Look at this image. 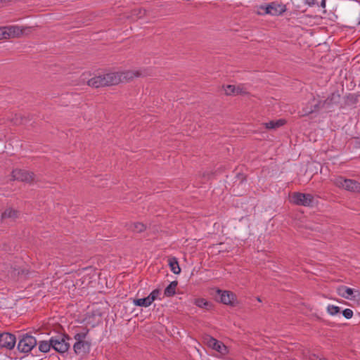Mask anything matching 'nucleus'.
I'll use <instances>...</instances> for the list:
<instances>
[{
  "label": "nucleus",
  "instance_id": "obj_21",
  "mask_svg": "<svg viewBox=\"0 0 360 360\" xmlns=\"http://www.w3.org/2000/svg\"><path fill=\"white\" fill-rule=\"evenodd\" d=\"M134 305L138 307H149L153 302L149 296L144 298L134 299L133 301Z\"/></svg>",
  "mask_w": 360,
  "mask_h": 360
},
{
  "label": "nucleus",
  "instance_id": "obj_14",
  "mask_svg": "<svg viewBox=\"0 0 360 360\" xmlns=\"http://www.w3.org/2000/svg\"><path fill=\"white\" fill-rule=\"evenodd\" d=\"M19 216H20L19 211L14 210L13 208H8L1 214V219L5 220L7 219H9L12 221H14L17 218H18Z\"/></svg>",
  "mask_w": 360,
  "mask_h": 360
},
{
  "label": "nucleus",
  "instance_id": "obj_11",
  "mask_svg": "<svg viewBox=\"0 0 360 360\" xmlns=\"http://www.w3.org/2000/svg\"><path fill=\"white\" fill-rule=\"evenodd\" d=\"M91 342L89 341L75 342L73 345V349L77 355H84L89 352Z\"/></svg>",
  "mask_w": 360,
  "mask_h": 360
},
{
  "label": "nucleus",
  "instance_id": "obj_29",
  "mask_svg": "<svg viewBox=\"0 0 360 360\" xmlns=\"http://www.w3.org/2000/svg\"><path fill=\"white\" fill-rule=\"evenodd\" d=\"M342 315L347 319L353 316V311L350 309H345L342 311Z\"/></svg>",
  "mask_w": 360,
  "mask_h": 360
},
{
  "label": "nucleus",
  "instance_id": "obj_30",
  "mask_svg": "<svg viewBox=\"0 0 360 360\" xmlns=\"http://www.w3.org/2000/svg\"><path fill=\"white\" fill-rule=\"evenodd\" d=\"M244 94H246V92L243 90V87L242 86H236L235 95Z\"/></svg>",
  "mask_w": 360,
  "mask_h": 360
},
{
  "label": "nucleus",
  "instance_id": "obj_26",
  "mask_svg": "<svg viewBox=\"0 0 360 360\" xmlns=\"http://www.w3.org/2000/svg\"><path fill=\"white\" fill-rule=\"evenodd\" d=\"M161 294V290L160 289H155L149 294V297L152 302H153L155 300H157Z\"/></svg>",
  "mask_w": 360,
  "mask_h": 360
},
{
  "label": "nucleus",
  "instance_id": "obj_10",
  "mask_svg": "<svg viewBox=\"0 0 360 360\" xmlns=\"http://www.w3.org/2000/svg\"><path fill=\"white\" fill-rule=\"evenodd\" d=\"M102 77L105 86L117 85L121 82L118 72L103 74Z\"/></svg>",
  "mask_w": 360,
  "mask_h": 360
},
{
  "label": "nucleus",
  "instance_id": "obj_24",
  "mask_svg": "<svg viewBox=\"0 0 360 360\" xmlns=\"http://www.w3.org/2000/svg\"><path fill=\"white\" fill-rule=\"evenodd\" d=\"M146 226L143 224L140 223V222L134 223L129 227V229L132 231L136 232V233H141L146 230Z\"/></svg>",
  "mask_w": 360,
  "mask_h": 360
},
{
  "label": "nucleus",
  "instance_id": "obj_19",
  "mask_svg": "<svg viewBox=\"0 0 360 360\" xmlns=\"http://www.w3.org/2000/svg\"><path fill=\"white\" fill-rule=\"evenodd\" d=\"M168 262L171 271L175 274H180L181 268L179 265L177 259L176 257H172L169 259Z\"/></svg>",
  "mask_w": 360,
  "mask_h": 360
},
{
  "label": "nucleus",
  "instance_id": "obj_33",
  "mask_svg": "<svg viewBox=\"0 0 360 360\" xmlns=\"http://www.w3.org/2000/svg\"><path fill=\"white\" fill-rule=\"evenodd\" d=\"M315 1H316L315 0H306V1H305V2H306V4H308L309 6H314V5L316 4V2H315Z\"/></svg>",
  "mask_w": 360,
  "mask_h": 360
},
{
  "label": "nucleus",
  "instance_id": "obj_36",
  "mask_svg": "<svg viewBox=\"0 0 360 360\" xmlns=\"http://www.w3.org/2000/svg\"><path fill=\"white\" fill-rule=\"evenodd\" d=\"M1 1H2V0H0V2H1Z\"/></svg>",
  "mask_w": 360,
  "mask_h": 360
},
{
  "label": "nucleus",
  "instance_id": "obj_22",
  "mask_svg": "<svg viewBox=\"0 0 360 360\" xmlns=\"http://www.w3.org/2000/svg\"><path fill=\"white\" fill-rule=\"evenodd\" d=\"M338 290V294L345 299H350V297L353 295V289L346 286H341Z\"/></svg>",
  "mask_w": 360,
  "mask_h": 360
},
{
  "label": "nucleus",
  "instance_id": "obj_32",
  "mask_svg": "<svg viewBox=\"0 0 360 360\" xmlns=\"http://www.w3.org/2000/svg\"><path fill=\"white\" fill-rule=\"evenodd\" d=\"M14 123L15 124H25V121L23 119L20 117V120H18V118L16 117L15 120H13Z\"/></svg>",
  "mask_w": 360,
  "mask_h": 360
},
{
  "label": "nucleus",
  "instance_id": "obj_20",
  "mask_svg": "<svg viewBox=\"0 0 360 360\" xmlns=\"http://www.w3.org/2000/svg\"><path fill=\"white\" fill-rule=\"evenodd\" d=\"M177 281L171 282L168 286L166 287L164 291V295L166 297H172L176 293V288L177 286Z\"/></svg>",
  "mask_w": 360,
  "mask_h": 360
},
{
  "label": "nucleus",
  "instance_id": "obj_5",
  "mask_svg": "<svg viewBox=\"0 0 360 360\" xmlns=\"http://www.w3.org/2000/svg\"><path fill=\"white\" fill-rule=\"evenodd\" d=\"M214 298L224 304L234 306L236 300V295L229 290H215Z\"/></svg>",
  "mask_w": 360,
  "mask_h": 360
},
{
  "label": "nucleus",
  "instance_id": "obj_17",
  "mask_svg": "<svg viewBox=\"0 0 360 360\" xmlns=\"http://www.w3.org/2000/svg\"><path fill=\"white\" fill-rule=\"evenodd\" d=\"M194 304L197 307H198L200 308L205 309L207 310H210L213 307V304H212V302L207 301L204 298L195 299L194 301Z\"/></svg>",
  "mask_w": 360,
  "mask_h": 360
},
{
  "label": "nucleus",
  "instance_id": "obj_13",
  "mask_svg": "<svg viewBox=\"0 0 360 360\" xmlns=\"http://www.w3.org/2000/svg\"><path fill=\"white\" fill-rule=\"evenodd\" d=\"M19 28L15 26L0 28V40L14 37L19 34Z\"/></svg>",
  "mask_w": 360,
  "mask_h": 360
},
{
  "label": "nucleus",
  "instance_id": "obj_4",
  "mask_svg": "<svg viewBox=\"0 0 360 360\" xmlns=\"http://www.w3.org/2000/svg\"><path fill=\"white\" fill-rule=\"evenodd\" d=\"M37 345L36 338L27 333L23 334L19 338L18 349L22 353H28Z\"/></svg>",
  "mask_w": 360,
  "mask_h": 360
},
{
  "label": "nucleus",
  "instance_id": "obj_8",
  "mask_svg": "<svg viewBox=\"0 0 360 360\" xmlns=\"http://www.w3.org/2000/svg\"><path fill=\"white\" fill-rule=\"evenodd\" d=\"M118 75L121 79V82H129L135 77H144L146 75L145 70H134L118 72Z\"/></svg>",
  "mask_w": 360,
  "mask_h": 360
},
{
  "label": "nucleus",
  "instance_id": "obj_31",
  "mask_svg": "<svg viewBox=\"0 0 360 360\" xmlns=\"http://www.w3.org/2000/svg\"><path fill=\"white\" fill-rule=\"evenodd\" d=\"M319 105H320V102H319V103L314 105V109H311L310 110L306 112V114H310V113H312V112L318 110L319 109Z\"/></svg>",
  "mask_w": 360,
  "mask_h": 360
},
{
  "label": "nucleus",
  "instance_id": "obj_12",
  "mask_svg": "<svg viewBox=\"0 0 360 360\" xmlns=\"http://www.w3.org/2000/svg\"><path fill=\"white\" fill-rule=\"evenodd\" d=\"M262 9L265 11L266 14H270L272 15H278L284 12L285 9L281 5L271 3L267 6H262Z\"/></svg>",
  "mask_w": 360,
  "mask_h": 360
},
{
  "label": "nucleus",
  "instance_id": "obj_28",
  "mask_svg": "<svg viewBox=\"0 0 360 360\" xmlns=\"http://www.w3.org/2000/svg\"><path fill=\"white\" fill-rule=\"evenodd\" d=\"M132 13L134 15H136L138 18H141L146 15V10L141 8L134 9Z\"/></svg>",
  "mask_w": 360,
  "mask_h": 360
},
{
  "label": "nucleus",
  "instance_id": "obj_2",
  "mask_svg": "<svg viewBox=\"0 0 360 360\" xmlns=\"http://www.w3.org/2000/svg\"><path fill=\"white\" fill-rule=\"evenodd\" d=\"M333 183L338 188H344L351 192L360 193V183L356 180L345 179L339 176L333 179Z\"/></svg>",
  "mask_w": 360,
  "mask_h": 360
},
{
  "label": "nucleus",
  "instance_id": "obj_18",
  "mask_svg": "<svg viewBox=\"0 0 360 360\" xmlns=\"http://www.w3.org/2000/svg\"><path fill=\"white\" fill-rule=\"evenodd\" d=\"M39 350L41 352L46 353L50 351L51 348H52V343L51 338L49 340H42L39 341L38 343Z\"/></svg>",
  "mask_w": 360,
  "mask_h": 360
},
{
  "label": "nucleus",
  "instance_id": "obj_16",
  "mask_svg": "<svg viewBox=\"0 0 360 360\" xmlns=\"http://www.w3.org/2000/svg\"><path fill=\"white\" fill-rule=\"evenodd\" d=\"M89 332V330L86 328H82L79 330H77L74 335V339L75 340V342L87 341L86 338Z\"/></svg>",
  "mask_w": 360,
  "mask_h": 360
},
{
  "label": "nucleus",
  "instance_id": "obj_25",
  "mask_svg": "<svg viewBox=\"0 0 360 360\" xmlns=\"http://www.w3.org/2000/svg\"><path fill=\"white\" fill-rule=\"evenodd\" d=\"M327 311L330 315L334 316L340 311V308L335 305H328L327 307Z\"/></svg>",
  "mask_w": 360,
  "mask_h": 360
},
{
  "label": "nucleus",
  "instance_id": "obj_9",
  "mask_svg": "<svg viewBox=\"0 0 360 360\" xmlns=\"http://www.w3.org/2000/svg\"><path fill=\"white\" fill-rule=\"evenodd\" d=\"M16 338L10 333H3L0 334V347L12 349L15 345Z\"/></svg>",
  "mask_w": 360,
  "mask_h": 360
},
{
  "label": "nucleus",
  "instance_id": "obj_3",
  "mask_svg": "<svg viewBox=\"0 0 360 360\" xmlns=\"http://www.w3.org/2000/svg\"><path fill=\"white\" fill-rule=\"evenodd\" d=\"M291 202L298 206L313 207L314 197L310 193L294 192L291 195Z\"/></svg>",
  "mask_w": 360,
  "mask_h": 360
},
{
  "label": "nucleus",
  "instance_id": "obj_23",
  "mask_svg": "<svg viewBox=\"0 0 360 360\" xmlns=\"http://www.w3.org/2000/svg\"><path fill=\"white\" fill-rule=\"evenodd\" d=\"M285 120L283 119H280L278 120H271L269 122L265 123V127L266 129H277L285 124Z\"/></svg>",
  "mask_w": 360,
  "mask_h": 360
},
{
  "label": "nucleus",
  "instance_id": "obj_34",
  "mask_svg": "<svg viewBox=\"0 0 360 360\" xmlns=\"http://www.w3.org/2000/svg\"><path fill=\"white\" fill-rule=\"evenodd\" d=\"M321 6L322 8H325L326 7V0H321Z\"/></svg>",
  "mask_w": 360,
  "mask_h": 360
},
{
  "label": "nucleus",
  "instance_id": "obj_35",
  "mask_svg": "<svg viewBox=\"0 0 360 360\" xmlns=\"http://www.w3.org/2000/svg\"><path fill=\"white\" fill-rule=\"evenodd\" d=\"M257 300H258L259 302H261V300H260V298H259V297H257Z\"/></svg>",
  "mask_w": 360,
  "mask_h": 360
},
{
  "label": "nucleus",
  "instance_id": "obj_6",
  "mask_svg": "<svg viewBox=\"0 0 360 360\" xmlns=\"http://www.w3.org/2000/svg\"><path fill=\"white\" fill-rule=\"evenodd\" d=\"M12 180H17L28 184H31L34 180V174L32 172L15 169L12 171L11 173Z\"/></svg>",
  "mask_w": 360,
  "mask_h": 360
},
{
  "label": "nucleus",
  "instance_id": "obj_27",
  "mask_svg": "<svg viewBox=\"0 0 360 360\" xmlns=\"http://www.w3.org/2000/svg\"><path fill=\"white\" fill-rule=\"evenodd\" d=\"M224 91H225V94L226 95H228V96L235 95V93H236V86L231 85V84L226 85L224 87Z\"/></svg>",
  "mask_w": 360,
  "mask_h": 360
},
{
  "label": "nucleus",
  "instance_id": "obj_15",
  "mask_svg": "<svg viewBox=\"0 0 360 360\" xmlns=\"http://www.w3.org/2000/svg\"><path fill=\"white\" fill-rule=\"evenodd\" d=\"M104 84L102 75L95 76L87 82V84L93 88L103 87L105 86Z\"/></svg>",
  "mask_w": 360,
  "mask_h": 360
},
{
  "label": "nucleus",
  "instance_id": "obj_1",
  "mask_svg": "<svg viewBox=\"0 0 360 360\" xmlns=\"http://www.w3.org/2000/svg\"><path fill=\"white\" fill-rule=\"evenodd\" d=\"M52 348L58 353H65L70 349V338L65 333H59L51 338Z\"/></svg>",
  "mask_w": 360,
  "mask_h": 360
},
{
  "label": "nucleus",
  "instance_id": "obj_7",
  "mask_svg": "<svg viewBox=\"0 0 360 360\" xmlns=\"http://www.w3.org/2000/svg\"><path fill=\"white\" fill-rule=\"evenodd\" d=\"M204 340L206 342L207 345L219 352L221 354H225L228 352L227 347L221 342L217 340L210 335H206L204 338Z\"/></svg>",
  "mask_w": 360,
  "mask_h": 360
}]
</instances>
